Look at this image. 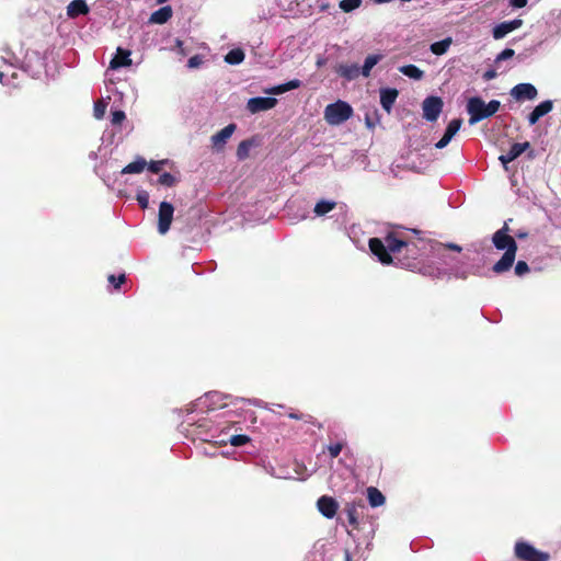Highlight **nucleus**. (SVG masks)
I'll list each match as a JSON object with an SVG mask.
<instances>
[{
	"label": "nucleus",
	"instance_id": "nucleus-1",
	"mask_svg": "<svg viewBox=\"0 0 561 561\" xmlns=\"http://www.w3.org/2000/svg\"><path fill=\"white\" fill-rule=\"evenodd\" d=\"M432 239L420 237V231H389L382 238H370L368 245L381 264H394L422 275L439 274L428 265Z\"/></svg>",
	"mask_w": 561,
	"mask_h": 561
},
{
	"label": "nucleus",
	"instance_id": "nucleus-2",
	"mask_svg": "<svg viewBox=\"0 0 561 561\" xmlns=\"http://www.w3.org/2000/svg\"><path fill=\"white\" fill-rule=\"evenodd\" d=\"M431 247L428 265L433 270H437L439 274L435 275H426L431 278H459L466 279L470 274L477 275L479 268H474L473 266H469L463 262L457 261L454 256H451L448 251L454 250L457 252L461 251V247L456 243H447L444 244L442 242L433 240Z\"/></svg>",
	"mask_w": 561,
	"mask_h": 561
},
{
	"label": "nucleus",
	"instance_id": "nucleus-3",
	"mask_svg": "<svg viewBox=\"0 0 561 561\" xmlns=\"http://www.w3.org/2000/svg\"><path fill=\"white\" fill-rule=\"evenodd\" d=\"M1 59L5 68L0 69V82L3 85L16 88L19 85V71L31 78H38L45 68V61L37 51L26 53L23 61L11 50L3 49Z\"/></svg>",
	"mask_w": 561,
	"mask_h": 561
},
{
	"label": "nucleus",
	"instance_id": "nucleus-4",
	"mask_svg": "<svg viewBox=\"0 0 561 561\" xmlns=\"http://www.w3.org/2000/svg\"><path fill=\"white\" fill-rule=\"evenodd\" d=\"M238 403H249L254 407L262 405V401L260 399H244L239 397L231 399L230 396L219 391H209L190 404L186 422L188 424H197L199 431L209 430L206 419H195L194 416H191V414L194 412L208 414L215 410L225 409L231 404L237 405Z\"/></svg>",
	"mask_w": 561,
	"mask_h": 561
},
{
	"label": "nucleus",
	"instance_id": "nucleus-5",
	"mask_svg": "<svg viewBox=\"0 0 561 561\" xmlns=\"http://www.w3.org/2000/svg\"><path fill=\"white\" fill-rule=\"evenodd\" d=\"M511 221L512 219L505 221L503 227L495 231L492 236V243L494 248L500 251H505L502 257L492 267V271L496 274L507 272L515 261L517 243L514 237L510 234L511 230L508 222Z\"/></svg>",
	"mask_w": 561,
	"mask_h": 561
},
{
	"label": "nucleus",
	"instance_id": "nucleus-6",
	"mask_svg": "<svg viewBox=\"0 0 561 561\" xmlns=\"http://www.w3.org/2000/svg\"><path fill=\"white\" fill-rule=\"evenodd\" d=\"M501 103L497 100H491L485 103L480 96H472L467 102V112L470 115L469 124L476 125L482 119L493 116L500 108Z\"/></svg>",
	"mask_w": 561,
	"mask_h": 561
},
{
	"label": "nucleus",
	"instance_id": "nucleus-7",
	"mask_svg": "<svg viewBox=\"0 0 561 561\" xmlns=\"http://www.w3.org/2000/svg\"><path fill=\"white\" fill-rule=\"evenodd\" d=\"M199 438L205 442H214L216 444H226L229 442L232 446L241 447L250 442L248 435H231L227 436V433L218 432V428L209 427L206 431L198 432Z\"/></svg>",
	"mask_w": 561,
	"mask_h": 561
},
{
	"label": "nucleus",
	"instance_id": "nucleus-8",
	"mask_svg": "<svg viewBox=\"0 0 561 561\" xmlns=\"http://www.w3.org/2000/svg\"><path fill=\"white\" fill-rule=\"evenodd\" d=\"M353 115L352 106L345 101H336L325 106L324 119L329 125L335 126L346 122Z\"/></svg>",
	"mask_w": 561,
	"mask_h": 561
},
{
	"label": "nucleus",
	"instance_id": "nucleus-9",
	"mask_svg": "<svg viewBox=\"0 0 561 561\" xmlns=\"http://www.w3.org/2000/svg\"><path fill=\"white\" fill-rule=\"evenodd\" d=\"M514 554L520 561H549L550 554L548 552L538 550L531 543L525 540L515 542Z\"/></svg>",
	"mask_w": 561,
	"mask_h": 561
},
{
	"label": "nucleus",
	"instance_id": "nucleus-10",
	"mask_svg": "<svg viewBox=\"0 0 561 561\" xmlns=\"http://www.w3.org/2000/svg\"><path fill=\"white\" fill-rule=\"evenodd\" d=\"M444 102L442 98L430 95L422 102L423 117L427 122H436L443 111Z\"/></svg>",
	"mask_w": 561,
	"mask_h": 561
},
{
	"label": "nucleus",
	"instance_id": "nucleus-11",
	"mask_svg": "<svg viewBox=\"0 0 561 561\" xmlns=\"http://www.w3.org/2000/svg\"><path fill=\"white\" fill-rule=\"evenodd\" d=\"M174 207L170 202L163 201L159 205L158 213V232L164 236L171 227L173 220Z\"/></svg>",
	"mask_w": 561,
	"mask_h": 561
},
{
	"label": "nucleus",
	"instance_id": "nucleus-12",
	"mask_svg": "<svg viewBox=\"0 0 561 561\" xmlns=\"http://www.w3.org/2000/svg\"><path fill=\"white\" fill-rule=\"evenodd\" d=\"M277 102L273 96H254L248 100L247 110L251 114H256L274 108Z\"/></svg>",
	"mask_w": 561,
	"mask_h": 561
},
{
	"label": "nucleus",
	"instance_id": "nucleus-13",
	"mask_svg": "<svg viewBox=\"0 0 561 561\" xmlns=\"http://www.w3.org/2000/svg\"><path fill=\"white\" fill-rule=\"evenodd\" d=\"M511 96L520 102V101H531L535 100L538 95V91L536 87L531 83H518L511 89Z\"/></svg>",
	"mask_w": 561,
	"mask_h": 561
},
{
	"label": "nucleus",
	"instance_id": "nucleus-14",
	"mask_svg": "<svg viewBox=\"0 0 561 561\" xmlns=\"http://www.w3.org/2000/svg\"><path fill=\"white\" fill-rule=\"evenodd\" d=\"M522 25H523V20H520V19H514L511 21L501 22L492 28V36L495 39H502L508 33L519 28Z\"/></svg>",
	"mask_w": 561,
	"mask_h": 561
},
{
	"label": "nucleus",
	"instance_id": "nucleus-15",
	"mask_svg": "<svg viewBox=\"0 0 561 561\" xmlns=\"http://www.w3.org/2000/svg\"><path fill=\"white\" fill-rule=\"evenodd\" d=\"M317 507L325 518L331 519L336 515L339 504L332 496L322 495L317 501Z\"/></svg>",
	"mask_w": 561,
	"mask_h": 561
},
{
	"label": "nucleus",
	"instance_id": "nucleus-16",
	"mask_svg": "<svg viewBox=\"0 0 561 561\" xmlns=\"http://www.w3.org/2000/svg\"><path fill=\"white\" fill-rule=\"evenodd\" d=\"M461 125V118L451 119L445 129L444 136L435 144V147L437 149L445 148L451 141L454 136L459 131Z\"/></svg>",
	"mask_w": 561,
	"mask_h": 561
},
{
	"label": "nucleus",
	"instance_id": "nucleus-17",
	"mask_svg": "<svg viewBox=\"0 0 561 561\" xmlns=\"http://www.w3.org/2000/svg\"><path fill=\"white\" fill-rule=\"evenodd\" d=\"M335 72L346 81H353L362 75L357 64H340L335 67Z\"/></svg>",
	"mask_w": 561,
	"mask_h": 561
},
{
	"label": "nucleus",
	"instance_id": "nucleus-18",
	"mask_svg": "<svg viewBox=\"0 0 561 561\" xmlns=\"http://www.w3.org/2000/svg\"><path fill=\"white\" fill-rule=\"evenodd\" d=\"M553 108L551 100H546L539 103L528 115L529 125H535L542 116L550 113Z\"/></svg>",
	"mask_w": 561,
	"mask_h": 561
},
{
	"label": "nucleus",
	"instance_id": "nucleus-19",
	"mask_svg": "<svg viewBox=\"0 0 561 561\" xmlns=\"http://www.w3.org/2000/svg\"><path fill=\"white\" fill-rule=\"evenodd\" d=\"M131 65L130 50L118 47L116 54L110 62V68L113 70L128 67Z\"/></svg>",
	"mask_w": 561,
	"mask_h": 561
},
{
	"label": "nucleus",
	"instance_id": "nucleus-20",
	"mask_svg": "<svg viewBox=\"0 0 561 561\" xmlns=\"http://www.w3.org/2000/svg\"><path fill=\"white\" fill-rule=\"evenodd\" d=\"M379 94H380V104H381L382 108L387 113H390L393 107V104L399 95L398 90L394 88H382V89H380Z\"/></svg>",
	"mask_w": 561,
	"mask_h": 561
},
{
	"label": "nucleus",
	"instance_id": "nucleus-21",
	"mask_svg": "<svg viewBox=\"0 0 561 561\" xmlns=\"http://www.w3.org/2000/svg\"><path fill=\"white\" fill-rule=\"evenodd\" d=\"M236 128H237L236 124L231 123V124H228L226 127H224L218 133L214 134L211 136L213 146L216 148L222 147L227 142V140L232 136Z\"/></svg>",
	"mask_w": 561,
	"mask_h": 561
},
{
	"label": "nucleus",
	"instance_id": "nucleus-22",
	"mask_svg": "<svg viewBox=\"0 0 561 561\" xmlns=\"http://www.w3.org/2000/svg\"><path fill=\"white\" fill-rule=\"evenodd\" d=\"M88 13L89 7L84 0H72L67 7V15L70 19H76Z\"/></svg>",
	"mask_w": 561,
	"mask_h": 561
},
{
	"label": "nucleus",
	"instance_id": "nucleus-23",
	"mask_svg": "<svg viewBox=\"0 0 561 561\" xmlns=\"http://www.w3.org/2000/svg\"><path fill=\"white\" fill-rule=\"evenodd\" d=\"M300 85H301V81L300 80L293 79V80H290L288 82H285V83L277 84V85L271 87L268 89H265V93L266 94H271V95H279V94H283V93H285L287 91L298 89Z\"/></svg>",
	"mask_w": 561,
	"mask_h": 561
},
{
	"label": "nucleus",
	"instance_id": "nucleus-24",
	"mask_svg": "<svg viewBox=\"0 0 561 561\" xmlns=\"http://www.w3.org/2000/svg\"><path fill=\"white\" fill-rule=\"evenodd\" d=\"M336 207V202L331 199H320L313 207L314 217H323Z\"/></svg>",
	"mask_w": 561,
	"mask_h": 561
},
{
	"label": "nucleus",
	"instance_id": "nucleus-25",
	"mask_svg": "<svg viewBox=\"0 0 561 561\" xmlns=\"http://www.w3.org/2000/svg\"><path fill=\"white\" fill-rule=\"evenodd\" d=\"M382 57L383 56L381 54L368 55L364 60V65L360 67L362 76L368 78L371 69L382 59Z\"/></svg>",
	"mask_w": 561,
	"mask_h": 561
},
{
	"label": "nucleus",
	"instance_id": "nucleus-26",
	"mask_svg": "<svg viewBox=\"0 0 561 561\" xmlns=\"http://www.w3.org/2000/svg\"><path fill=\"white\" fill-rule=\"evenodd\" d=\"M147 165V161L142 157H137L136 160L121 171L122 174H138L144 171Z\"/></svg>",
	"mask_w": 561,
	"mask_h": 561
},
{
	"label": "nucleus",
	"instance_id": "nucleus-27",
	"mask_svg": "<svg viewBox=\"0 0 561 561\" xmlns=\"http://www.w3.org/2000/svg\"><path fill=\"white\" fill-rule=\"evenodd\" d=\"M367 499L371 507H378L385 504V495L374 486L367 489Z\"/></svg>",
	"mask_w": 561,
	"mask_h": 561
},
{
	"label": "nucleus",
	"instance_id": "nucleus-28",
	"mask_svg": "<svg viewBox=\"0 0 561 561\" xmlns=\"http://www.w3.org/2000/svg\"><path fill=\"white\" fill-rule=\"evenodd\" d=\"M399 71L409 77L410 79H414V80H421L423 77H424V71L421 70L419 67H416L415 65H404V66H401L399 68Z\"/></svg>",
	"mask_w": 561,
	"mask_h": 561
},
{
	"label": "nucleus",
	"instance_id": "nucleus-29",
	"mask_svg": "<svg viewBox=\"0 0 561 561\" xmlns=\"http://www.w3.org/2000/svg\"><path fill=\"white\" fill-rule=\"evenodd\" d=\"M172 16L170 7H163L151 14L150 21L158 24L165 23Z\"/></svg>",
	"mask_w": 561,
	"mask_h": 561
},
{
	"label": "nucleus",
	"instance_id": "nucleus-30",
	"mask_svg": "<svg viewBox=\"0 0 561 561\" xmlns=\"http://www.w3.org/2000/svg\"><path fill=\"white\" fill-rule=\"evenodd\" d=\"M244 57V51L241 48H233L226 54L225 61L229 65H240Z\"/></svg>",
	"mask_w": 561,
	"mask_h": 561
},
{
	"label": "nucleus",
	"instance_id": "nucleus-31",
	"mask_svg": "<svg viewBox=\"0 0 561 561\" xmlns=\"http://www.w3.org/2000/svg\"><path fill=\"white\" fill-rule=\"evenodd\" d=\"M530 147V144L528 141L525 142H515L512 145L510 150L506 152L507 158L512 159L514 161L517 159L523 152H525Z\"/></svg>",
	"mask_w": 561,
	"mask_h": 561
},
{
	"label": "nucleus",
	"instance_id": "nucleus-32",
	"mask_svg": "<svg viewBox=\"0 0 561 561\" xmlns=\"http://www.w3.org/2000/svg\"><path fill=\"white\" fill-rule=\"evenodd\" d=\"M451 45V38L450 37H446L442 41H438V42H435L433 44H431V47H430V50L437 55V56H440V55H444L448 48L450 47Z\"/></svg>",
	"mask_w": 561,
	"mask_h": 561
},
{
	"label": "nucleus",
	"instance_id": "nucleus-33",
	"mask_svg": "<svg viewBox=\"0 0 561 561\" xmlns=\"http://www.w3.org/2000/svg\"><path fill=\"white\" fill-rule=\"evenodd\" d=\"M343 514L346 515V519L353 527L357 526V507L354 503H347Z\"/></svg>",
	"mask_w": 561,
	"mask_h": 561
},
{
	"label": "nucleus",
	"instance_id": "nucleus-34",
	"mask_svg": "<svg viewBox=\"0 0 561 561\" xmlns=\"http://www.w3.org/2000/svg\"><path fill=\"white\" fill-rule=\"evenodd\" d=\"M253 142L250 139L242 140L237 148V157L239 160H244L249 156V151Z\"/></svg>",
	"mask_w": 561,
	"mask_h": 561
},
{
	"label": "nucleus",
	"instance_id": "nucleus-35",
	"mask_svg": "<svg viewBox=\"0 0 561 561\" xmlns=\"http://www.w3.org/2000/svg\"><path fill=\"white\" fill-rule=\"evenodd\" d=\"M360 4L362 0H341L339 7L343 12L348 13L359 8Z\"/></svg>",
	"mask_w": 561,
	"mask_h": 561
},
{
	"label": "nucleus",
	"instance_id": "nucleus-36",
	"mask_svg": "<svg viewBox=\"0 0 561 561\" xmlns=\"http://www.w3.org/2000/svg\"><path fill=\"white\" fill-rule=\"evenodd\" d=\"M515 55L514 49L505 48L495 58L494 64L496 68H501V64L505 60L512 59Z\"/></svg>",
	"mask_w": 561,
	"mask_h": 561
},
{
	"label": "nucleus",
	"instance_id": "nucleus-37",
	"mask_svg": "<svg viewBox=\"0 0 561 561\" xmlns=\"http://www.w3.org/2000/svg\"><path fill=\"white\" fill-rule=\"evenodd\" d=\"M126 119V114L122 110H115L111 113V124L116 127L121 126L122 123Z\"/></svg>",
	"mask_w": 561,
	"mask_h": 561
},
{
	"label": "nucleus",
	"instance_id": "nucleus-38",
	"mask_svg": "<svg viewBox=\"0 0 561 561\" xmlns=\"http://www.w3.org/2000/svg\"><path fill=\"white\" fill-rule=\"evenodd\" d=\"M205 62V58L203 55H194L188 58L186 67L188 69H198L201 68Z\"/></svg>",
	"mask_w": 561,
	"mask_h": 561
},
{
	"label": "nucleus",
	"instance_id": "nucleus-39",
	"mask_svg": "<svg viewBox=\"0 0 561 561\" xmlns=\"http://www.w3.org/2000/svg\"><path fill=\"white\" fill-rule=\"evenodd\" d=\"M176 182V179L174 175H172L171 173L169 172H164L162 173L159 179H158V183L162 186H167V187H171L175 184Z\"/></svg>",
	"mask_w": 561,
	"mask_h": 561
},
{
	"label": "nucleus",
	"instance_id": "nucleus-40",
	"mask_svg": "<svg viewBox=\"0 0 561 561\" xmlns=\"http://www.w3.org/2000/svg\"><path fill=\"white\" fill-rule=\"evenodd\" d=\"M136 199L138 202V205L142 208V209H146L148 208L149 206V194L147 191L145 190H139L137 192V195H136Z\"/></svg>",
	"mask_w": 561,
	"mask_h": 561
},
{
	"label": "nucleus",
	"instance_id": "nucleus-41",
	"mask_svg": "<svg viewBox=\"0 0 561 561\" xmlns=\"http://www.w3.org/2000/svg\"><path fill=\"white\" fill-rule=\"evenodd\" d=\"M343 447H344V443L337 442V443L328 445L327 449H328L331 458H336L340 455V453L342 451Z\"/></svg>",
	"mask_w": 561,
	"mask_h": 561
},
{
	"label": "nucleus",
	"instance_id": "nucleus-42",
	"mask_svg": "<svg viewBox=\"0 0 561 561\" xmlns=\"http://www.w3.org/2000/svg\"><path fill=\"white\" fill-rule=\"evenodd\" d=\"M167 162L168 160L150 161L146 167L151 173L158 174Z\"/></svg>",
	"mask_w": 561,
	"mask_h": 561
},
{
	"label": "nucleus",
	"instance_id": "nucleus-43",
	"mask_svg": "<svg viewBox=\"0 0 561 561\" xmlns=\"http://www.w3.org/2000/svg\"><path fill=\"white\" fill-rule=\"evenodd\" d=\"M107 279L115 289H119L121 286L126 282V276L125 274H121L118 276L110 275Z\"/></svg>",
	"mask_w": 561,
	"mask_h": 561
},
{
	"label": "nucleus",
	"instance_id": "nucleus-44",
	"mask_svg": "<svg viewBox=\"0 0 561 561\" xmlns=\"http://www.w3.org/2000/svg\"><path fill=\"white\" fill-rule=\"evenodd\" d=\"M174 50L181 57H185V56H187L191 53L190 48H187L184 45V43L182 41H180V39H176Z\"/></svg>",
	"mask_w": 561,
	"mask_h": 561
},
{
	"label": "nucleus",
	"instance_id": "nucleus-45",
	"mask_svg": "<svg viewBox=\"0 0 561 561\" xmlns=\"http://www.w3.org/2000/svg\"><path fill=\"white\" fill-rule=\"evenodd\" d=\"M529 272V266L525 261H518L515 265V274L517 276H524Z\"/></svg>",
	"mask_w": 561,
	"mask_h": 561
},
{
	"label": "nucleus",
	"instance_id": "nucleus-46",
	"mask_svg": "<svg viewBox=\"0 0 561 561\" xmlns=\"http://www.w3.org/2000/svg\"><path fill=\"white\" fill-rule=\"evenodd\" d=\"M105 110H106V104L103 103V102H96L94 104V117L98 118V119H101L104 114H105Z\"/></svg>",
	"mask_w": 561,
	"mask_h": 561
},
{
	"label": "nucleus",
	"instance_id": "nucleus-47",
	"mask_svg": "<svg viewBox=\"0 0 561 561\" xmlns=\"http://www.w3.org/2000/svg\"><path fill=\"white\" fill-rule=\"evenodd\" d=\"M552 16V26L556 33H561V11H559L556 15L551 13Z\"/></svg>",
	"mask_w": 561,
	"mask_h": 561
},
{
	"label": "nucleus",
	"instance_id": "nucleus-48",
	"mask_svg": "<svg viewBox=\"0 0 561 561\" xmlns=\"http://www.w3.org/2000/svg\"><path fill=\"white\" fill-rule=\"evenodd\" d=\"M528 0H507L508 7L513 10L522 9L527 5Z\"/></svg>",
	"mask_w": 561,
	"mask_h": 561
},
{
	"label": "nucleus",
	"instance_id": "nucleus-49",
	"mask_svg": "<svg viewBox=\"0 0 561 561\" xmlns=\"http://www.w3.org/2000/svg\"><path fill=\"white\" fill-rule=\"evenodd\" d=\"M497 76V72L495 69H488L484 73H483V79L485 81H490L492 79H494L495 77Z\"/></svg>",
	"mask_w": 561,
	"mask_h": 561
},
{
	"label": "nucleus",
	"instance_id": "nucleus-50",
	"mask_svg": "<svg viewBox=\"0 0 561 561\" xmlns=\"http://www.w3.org/2000/svg\"><path fill=\"white\" fill-rule=\"evenodd\" d=\"M499 160L501 161V163L503 164V167L505 168V170H507V164H508L510 162H512V159H508V158H507V153L501 154V156L499 157Z\"/></svg>",
	"mask_w": 561,
	"mask_h": 561
},
{
	"label": "nucleus",
	"instance_id": "nucleus-51",
	"mask_svg": "<svg viewBox=\"0 0 561 561\" xmlns=\"http://www.w3.org/2000/svg\"><path fill=\"white\" fill-rule=\"evenodd\" d=\"M515 237L518 239H525L528 237V232L525 230H518L515 232Z\"/></svg>",
	"mask_w": 561,
	"mask_h": 561
},
{
	"label": "nucleus",
	"instance_id": "nucleus-52",
	"mask_svg": "<svg viewBox=\"0 0 561 561\" xmlns=\"http://www.w3.org/2000/svg\"><path fill=\"white\" fill-rule=\"evenodd\" d=\"M324 64H325V59L324 58H318V60H317V67L318 68L324 66Z\"/></svg>",
	"mask_w": 561,
	"mask_h": 561
},
{
	"label": "nucleus",
	"instance_id": "nucleus-53",
	"mask_svg": "<svg viewBox=\"0 0 561 561\" xmlns=\"http://www.w3.org/2000/svg\"><path fill=\"white\" fill-rule=\"evenodd\" d=\"M89 158L92 159V160H95L98 158V153L95 151H91L89 153Z\"/></svg>",
	"mask_w": 561,
	"mask_h": 561
},
{
	"label": "nucleus",
	"instance_id": "nucleus-54",
	"mask_svg": "<svg viewBox=\"0 0 561 561\" xmlns=\"http://www.w3.org/2000/svg\"><path fill=\"white\" fill-rule=\"evenodd\" d=\"M289 417H290V419H294V420H300V415H299V414H297V413H290V414H289Z\"/></svg>",
	"mask_w": 561,
	"mask_h": 561
},
{
	"label": "nucleus",
	"instance_id": "nucleus-55",
	"mask_svg": "<svg viewBox=\"0 0 561 561\" xmlns=\"http://www.w3.org/2000/svg\"><path fill=\"white\" fill-rule=\"evenodd\" d=\"M345 561H352V557L348 550H345Z\"/></svg>",
	"mask_w": 561,
	"mask_h": 561
},
{
	"label": "nucleus",
	"instance_id": "nucleus-56",
	"mask_svg": "<svg viewBox=\"0 0 561 561\" xmlns=\"http://www.w3.org/2000/svg\"><path fill=\"white\" fill-rule=\"evenodd\" d=\"M308 217L307 213H304L302 215L299 216V219H306Z\"/></svg>",
	"mask_w": 561,
	"mask_h": 561
},
{
	"label": "nucleus",
	"instance_id": "nucleus-57",
	"mask_svg": "<svg viewBox=\"0 0 561 561\" xmlns=\"http://www.w3.org/2000/svg\"><path fill=\"white\" fill-rule=\"evenodd\" d=\"M294 203H295L294 201L290 202V204L287 206V208L290 209L293 207Z\"/></svg>",
	"mask_w": 561,
	"mask_h": 561
}]
</instances>
